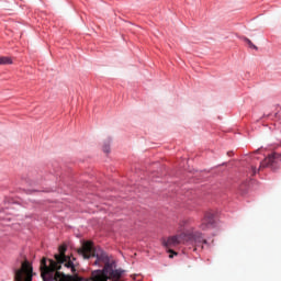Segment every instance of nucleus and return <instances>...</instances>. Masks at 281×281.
Instances as JSON below:
<instances>
[{
    "label": "nucleus",
    "mask_w": 281,
    "mask_h": 281,
    "mask_svg": "<svg viewBox=\"0 0 281 281\" xmlns=\"http://www.w3.org/2000/svg\"><path fill=\"white\" fill-rule=\"evenodd\" d=\"M78 254L85 259L97 258L95 265H98V262L104 263L103 270H98L92 273V281H120V278H122L124 273L122 269L113 270V263L109 261V255L104 251H97L91 241H85L82 247L78 249Z\"/></svg>",
    "instance_id": "nucleus-1"
},
{
    "label": "nucleus",
    "mask_w": 281,
    "mask_h": 281,
    "mask_svg": "<svg viewBox=\"0 0 281 281\" xmlns=\"http://www.w3.org/2000/svg\"><path fill=\"white\" fill-rule=\"evenodd\" d=\"M67 251V246H59V254L55 255V260L49 259L47 265V259L43 258L41 260V276L44 281H63V274L60 271L61 266L67 269H71L72 273L76 272V266H74V261H71V257L65 255Z\"/></svg>",
    "instance_id": "nucleus-2"
},
{
    "label": "nucleus",
    "mask_w": 281,
    "mask_h": 281,
    "mask_svg": "<svg viewBox=\"0 0 281 281\" xmlns=\"http://www.w3.org/2000/svg\"><path fill=\"white\" fill-rule=\"evenodd\" d=\"M186 243H195L196 245H207V240L203 238V234L194 228H189L180 235H173L164 241L167 249L178 247V245H186Z\"/></svg>",
    "instance_id": "nucleus-3"
},
{
    "label": "nucleus",
    "mask_w": 281,
    "mask_h": 281,
    "mask_svg": "<svg viewBox=\"0 0 281 281\" xmlns=\"http://www.w3.org/2000/svg\"><path fill=\"white\" fill-rule=\"evenodd\" d=\"M281 161V153H272L267 158H265L262 161H259V168L258 171L262 170V168H271L272 170H276L278 168V164Z\"/></svg>",
    "instance_id": "nucleus-4"
},
{
    "label": "nucleus",
    "mask_w": 281,
    "mask_h": 281,
    "mask_svg": "<svg viewBox=\"0 0 281 281\" xmlns=\"http://www.w3.org/2000/svg\"><path fill=\"white\" fill-rule=\"evenodd\" d=\"M15 281H32V266L25 261L22 263V269L15 271Z\"/></svg>",
    "instance_id": "nucleus-5"
},
{
    "label": "nucleus",
    "mask_w": 281,
    "mask_h": 281,
    "mask_svg": "<svg viewBox=\"0 0 281 281\" xmlns=\"http://www.w3.org/2000/svg\"><path fill=\"white\" fill-rule=\"evenodd\" d=\"M213 227H216V220H214V213L206 212L201 221L200 229H202V232H207V229H213Z\"/></svg>",
    "instance_id": "nucleus-6"
},
{
    "label": "nucleus",
    "mask_w": 281,
    "mask_h": 281,
    "mask_svg": "<svg viewBox=\"0 0 281 281\" xmlns=\"http://www.w3.org/2000/svg\"><path fill=\"white\" fill-rule=\"evenodd\" d=\"M258 153H255L251 155V162H250V168H251V171H252V175H256V172H258Z\"/></svg>",
    "instance_id": "nucleus-7"
},
{
    "label": "nucleus",
    "mask_w": 281,
    "mask_h": 281,
    "mask_svg": "<svg viewBox=\"0 0 281 281\" xmlns=\"http://www.w3.org/2000/svg\"><path fill=\"white\" fill-rule=\"evenodd\" d=\"M0 65H12V58L0 56Z\"/></svg>",
    "instance_id": "nucleus-8"
},
{
    "label": "nucleus",
    "mask_w": 281,
    "mask_h": 281,
    "mask_svg": "<svg viewBox=\"0 0 281 281\" xmlns=\"http://www.w3.org/2000/svg\"><path fill=\"white\" fill-rule=\"evenodd\" d=\"M244 43H247V45L250 47V49H258V46H256L254 44V42H251V40L247 38V37H243Z\"/></svg>",
    "instance_id": "nucleus-9"
},
{
    "label": "nucleus",
    "mask_w": 281,
    "mask_h": 281,
    "mask_svg": "<svg viewBox=\"0 0 281 281\" xmlns=\"http://www.w3.org/2000/svg\"><path fill=\"white\" fill-rule=\"evenodd\" d=\"M103 151L104 153H110L111 151V147L109 145H104L103 146Z\"/></svg>",
    "instance_id": "nucleus-10"
},
{
    "label": "nucleus",
    "mask_w": 281,
    "mask_h": 281,
    "mask_svg": "<svg viewBox=\"0 0 281 281\" xmlns=\"http://www.w3.org/2000/svg\"><path fill=\"white\" fill-rule=\"evenodd\" d=\"M169 254H171L169 255V258H175V256H177V252L172 249H169Z\"/></svg>",
    "instance_id": "nucleus-11"
},
{
    "label": "nucleus",
    "mask_w": 281,
    "mask_h": 281,
    "mask_svg": "<svg viewBox=\"0 0 281 281\" xmlns=\"http://www.w3.org/2000/svg\"><path fill=\"white\" fill-rule=\"evenodd\" d=\"M132 278L133 280H137V278H139V274H133Z\"/></svg>",
    "instance_id": "nucleus-12"
},
{
    "label": "nucleus",
    "mask_w": 281,
    "mask_h": 281,
    "mask_svg": "<svg viewBox=\"0 0 281 281\" xmlns=\"http://www.w3.org/2000/svg\"><path fill=\"white\" fill-rule=\"evenodd\" d=\"M276 117L281 119L280 112L276 113Z\"/></svg>",
    "instance_id": "nucleus-13"
}]
</instances>
